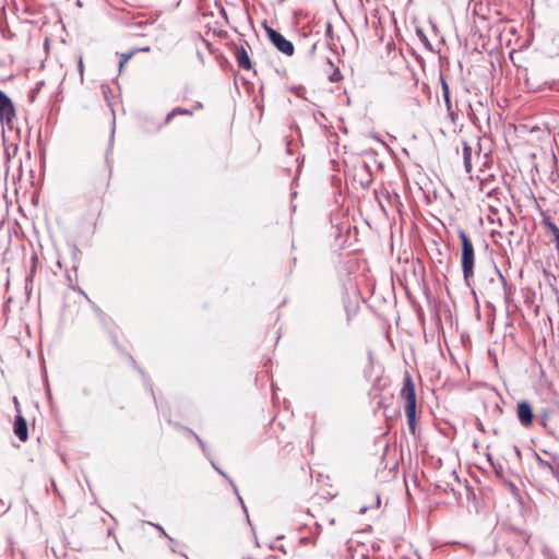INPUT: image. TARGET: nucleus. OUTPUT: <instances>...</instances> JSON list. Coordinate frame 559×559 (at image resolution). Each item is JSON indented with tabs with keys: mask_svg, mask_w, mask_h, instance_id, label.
<instances>
[{
	"mask_svg": "<svg viewBox=\"0 0 559 559\" xmlns=\"http://www.w3.org/2000/svg\"><path fill=\"white\" fill-rule=\"evenodd\" d=\"M400 399L404 403L405 415L409 431L416 432V392L413 379L408 372L404 376L403 386L400 391Z\"/></svg>",
	"mask_w": 559,
	"mask_h": 559,
	"instance_id": "nucleus-1",
	"label": "nucleus"
},
{
	"mask_svg": "<svg viewBox=\"0 0 559 559\" xmlns=\"http://www.w3.org/2000/svg\"><path fill=\"white\" fill-rule=\"evenodd\" d=\"M15 108L12 100L2 108H0V120L2 122H7L8 124H10L15 118Z\"/></svg>",
	"mask_w": 559,
	"mask_h": 559,
	"instance_id": "nucleus-6",
	"label": "nucleus"
},
{
	"mask_svg": "<svg viewBox=\"0 0 559 559\" xmlns=\"http://www.w3.org/2000/svg\"><path fill=\"white\" fill-rule=\"evenodd\" d=\"M126 63H122V60L119 61V70L121 71L123 69Z\"/></svg>",
	"mask_w": 559,
	"mask_h": 559,
	"instance_id": "nucleus-20",
	"label": "nucleus"
},
{
	"mask_svg": "<svg viewBox=\"0 0 559 559\" xmlns=\"http://www.w3.org/2000/svg\"><path fill=\"white\" fill-rule=\"evenodd\" d=\"M11 99L4 94L2 91H0V108L9 104Z\"/></svg>",
	"mask_w": 559,
	"mask_h": 559,
	"instance_id": "nucleus-12",
	"label": "nucleus"
},
{
	"mask_svg": "<svg viewBox=\"0 0 559 559\" xmlns=\"http://www.w3.org/2000/svg\"><path fill=\"white\" fill-rule=\"evenodd\" d=\"M265 31L270 41L277 48V50L286 56H292L294 53V45L292 41L287 40L281 33L271 27H266Z\"/></svg>",
	"mask_w": 559,
	"mask_h": 559,
	"instance_id": "nucleus-3",
	"label": "nucleus"
},
{
	"mask_svg": "<svg viewBox=\"0 0 559 559\" xmlns=\"http://www.w3.org/2000/svg\"><path fill=\"white\" fill-rule=\"evenodd\" d=\"M463 159L466 173L472 171V148L466 142L463 143Z\"/></svg>",
	"mask_w": 559,
	"mask_h": 559,
	"instance_id": "nucleus-9",
	"label": "nucleus"
},
{
	"mask_svg": "<svg viewBox=\"0 0 559 559\" xmlns=\"http://www.w3.org/2000/svg\"><path fill=\"white\" fill-rule=\"evenodd\" d=\"M193 114V110L183 109V108H175L173 109L166 117V123L170 122V120L177 116V115H188L191 116Z\"/></svg>",
	"mask_w": 559,
	"mask_h": 559,
	"instance_id": "nucleus-10",
	"label": "nucleus"
},
{
	"mask_svg": "<svg viewBox=\"0 0 559 559\" xmlns=\"http://www.w3.org/2000/svg\"><path fill=\"white\" fill-rule=\"evenodd\" d=\"M158 531L162 532L163 535L167 536L166 532L164 531V528L160 526V525H154Z\"/></svg>",
	"mask_w": 559,
	"mask_h": 559,
	"instance_id": "nucleus-17",
	"label": "nucleus"
},
{
	"mask_svg": "<svg viewBox=\"0 0 559 559\" xmlns=\"http://www.w3.org/2000/svg\"><path fill=\"white\" fill-rule=\"evenodd\" d=\"M539 466L552 471V466L546 461L539 460Z\"/></svg>",
	"mask_w": 559,
	"mask_h": 559,
	"instance_id": "nucleus-14",
	"label": "nucleus"
},
{
	"mask_svg": "<svg viewBox=\"0 0 559 559\" xmlns=\"http://www.w3.org/2000/svg\"><path fill=\"white\" fill-rule=\"evenodd\" d=\"M132 55H133V52L121 55L120 60H122V63H127L129 61V59L132 57Z\"/></svg>",
	"mask_w": 559,
	"mask_h": 559,
	"instance_id": "nucleus-15",
	"label": "nucleus"
},
{
	"mask_svg": "<svg viewBox=\"0 0 559 559\" xmlns=\"http://www.w3.org/2000/svg\"><path fill=\"white\" fill-rule=\"evenodd\" d=\"M236 58L240 68L245 70H250L252 68L249 55L243 47H240V49L237 50Z\"/></svg>",
	"mask_w": 559,
	"mask_h": 559,
	"instance_id": "nucleus-7",
	"label": "nucleus"
},
{
	"mask_svg": "<svg viewBox=\"0 0 559 559\" xmlns=\"http://www.w3.org/2000/svg\"><path fill=\"white\" fill-rule=\"evenodd\" d=\"M215 468L219 472V474H221V475L226 476V475L224 474V472H222V471H221V469H218L217 467H215Z\"/></svg>",
	"mask_w": 559,
	"mask_h": 559,
	"instance_id": "nucleus-21",
	"label": "nucleus"
},
{
	"mask_svg": "<svg viewBox=\"0 0 559 559\" xmlns=\"http://www.w3.org/2000/svg\"><path fill=\"white\" fill-rule=\"evenodd\" d=\"M556 416V430L559 432V412L555 415Z\"/></svg>",
	"mask_w": 559,
	"mask_h": 559,
	"instance_id": "nucleus-16",
	"label": "nucleus"
},
{
	"mask_svg": "<svg viewBox=\"0 0 559 559\" xmlns=\"http://www.w3.org/2000/svg\"><path fill=\"white\" fill-rule=\"evenodd\" d=\"M78 67H79L81 79H83L84 64H83L82 56H80L79 59H78Z\"/></svg>",
	"mask_w": 559,
	"mask_h": 559,
	"instance_id": "nucleus-13",
	"label": "nucleus"
},
{
	"mask_svg": "<svg viewBox=\"0 0 559 559\" xmlns=\"http://www.w3.org/2000/svg\"><path fill=\"white\" fill-rule=\"evenodd\" d=\"M197 439H198L199 443L203 447L202 440L200 438H198V437H197Z\"/></svg>",
	"mask_w": 559,
	"mask_h": 559,
	"instance_id": "nucleus-22",
	"label": "nucleus"
},
{
	"mask_svg": "<svg viewBox=\"0 0 559 559\" xmlns=\"http://www.w3.org/2000/svg\"><path fill=\"white\" fill-rule=\"evenodd\" d=\"M442 95H443V99H444L448 112L451 116V118L454 119V112H453L452 103L450 99V90H449L448 83L444 80H442Z\"/></svg>",
	"mask_w": 559,
	"mask_h": 559,
	"instance_id": "nucleus-8",
	"label": "nucleus"
},
{
	"mask_svg": "<svg viewBox=\"0 0 559 559\" xmlns=\"http://www.w3.org/2000/svg\"><path fill=\"white\" fill-rule=\"evenodd\" d=\"M14 433L22 442H25L28 439L27 423L20 414L15 417Z\"/></svg>",
	"mask_w": 559,
	"mask_h": 559,
	"instance_id": "nucleus-5",
	"label": "nucleus"
},
{
	"mask_svg": "<svg viewBox=\"0 0 559 559\" xmlns=\"http://www.w3.org/2000/svg\"><path fill=\"white\" fill-rule=\"evenodd\" d=\"M329 80L331 82H338L340 80H342L341 71L337 68L334 69V71L330 74Z\"/></svg>",
	"mask_w": 559,
	"mask_h": 559,
	"instance_id": "nucleus-11",
	"label": "nucleus"
},
{
	"mask_svg": "<svg viewBox=\"0 0 559 559\" xmlns=\"http://www.w3.org/2000/svg\"><path fill=\"white\" fill-rule=\"evenodd\" d=\"M516 415L524 427H530L533 424V409L528 402L522 401L518 403Z\"/></svg>",
	"mask_w": 559,
	"mask_h": 559,
	"instance_id": "nucleus-4",
	"label": "nucleus"
},
{
	"mask_svg": "<svg viewBox=\"0 0 559 559\" xmlns=\"http://www.w3.org/2000/svg\"><path fill=\"white\" fill-rule=\"evenodd\" d=\"M459 238L462 243V271L465 280H468L474 274L475 253L472 241L468 239L464 230L459 231Z\"/></svg>",
	"mask_w": 559,
	"mask_h": 559,
	"instance_id": "nucleus-2",
	"label": "nucleus"
},
{
	"mask_svg": "<svg viewBox=\"0 0 559 559\" xmlns=\"http://www.w3.org/2000/svg\"><path fill=\"white\" fill-rule=\"evenodd\" d=\"M202 108H203L202 103H197V105H195V109H202Z\"/></svg>",
	"mask_w": 559,
	"mask_h": 559,
	"instance_id": "nucleus-19",
	"label": "nucleus"
},
{
	"mask_svg": "<svg viewBox=\"0 0 559 559\" xmlns=\"http://www.w3.org/2000/svg\"><path fill=\"white\" fill-rule=\"evenodd\" d=\"M376 501H377V507H379V506H380V503H381V497H380V495H377Z\"/></svg>",
	"mask_w": 559,
	"mask_h": 559,
	"instance_id": "nucleus-18",
	"label": "nucleus"
}]
</instances>
